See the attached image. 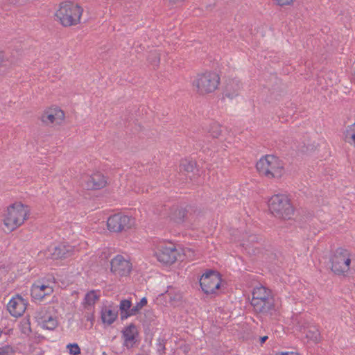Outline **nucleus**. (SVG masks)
<instances>
[{"label":"nucleus","mask_w":355,"mask_h":355,"mask_svg":"<svg viewBox=\"0 0 355 355\" xmlns=\"http://www.w3.org/2000/svg\"><path fill=\"white\" fill-rule=\"evenodd\" d=\"M83 9L71 1L62 2L55 12V17L64 26H76L80 22Z\"/></svg>","instance_id":"f257e3e1"},{"label":"nucleus","mask_w":355,"mask_h":355,"mask_svg":"<svg viewBox=\"0 0 355 355\" xmlns=\"http://www.w3.org/2000/svg\"><path fill=\"white\" fill-rule=\"evenodd\" d=\"M256 167L259 173L269 178H279L284 172L282 162L278 157L272 155H267L261 158L257 162Z\"/></svg>","instance_id":"f03ea898"},{"label":"nucleus","mask_w":355,"mask_h":355,"mask_svg":"<svg viewBox=\"0 0 355 355\" xmlns=\"http://www.w3.org/2000/svg\"><path fill=\"white\" fill-rule=\"evenodd\" d=\"M268 207L271 214L282 219H291L294 215V208L290 200L284 195H274L268 200Z\"/></svg>","instance_id":"7ed1b4c3"},{"label":"nucleus","mask_w":355,"mask_h":355,"mask_svg":"<svg viewBox=\"0 0 355 355\" xmlns=\"http://www.w3.org/2000/svg\"><path fill=\"white\" fill-rule=\"evenodd\" d=\"M220 83L219 75L214 71L198 74L193 81L195 90L200 95L214 92Z\"/></svg>","instance_id":"20e7f679"},{"label":"nucleus","mask_w":355,"mask_h":355,"mask_svg":"<svg viewBox=\"0 0 355 355\" xmlns=\"http://www.w3.org/2000/svg\"><path fill=\"white\" fill-rule=\"evenodd\" d=\"M28 211L21 203H14L7 209L3 223L7 230L12 232L24 223L26 219Z\"/></svg>","instance_id":"39448f33"},{"label":"nucleus","mask_w":355,"mask_h":355,"mask_svg":"<svg viewBox=\"0 0 355 355\" xmlns=\"http://www.w3.org/2000/svg\"><path fill=\"white\" fill-rule=\"evenodd\" d=\"M331 269L336 275H343L349 269L351 263L350 254L347 249L337 248L331 257Z\"/></svg>","instance_id":"423d86ee"},{"label":"nucleus","mask_w":355,"mask_h":355,"mask_svg":"<svg viewBox=\"0 0 355 355\" xmlns=\"http://www.w3.org/2000/svg\"><path fill=\"white\" fill-rule=\"evenodd\" d=\"M135 225V218L118 213L110 216L107 220V229L112 232H126Z\"/></svg>","instance_id":"0eeeda50"},{"label":"nucleus","mask_w":355,"mask_h":355,"mask_svg":"<svg viewBox=\"0 0 355 355\" xmlns=\"http://www.w3.org/2000/svg\"><path fill=\"white\" fill-rule=\"evenodd\" d=\"M221 284L220 274L214 270H209L204 273L200 279V285L205 294L215 293Z\"/></svg>","instance_id":"6e6552de"},{"label":"nucleus","mask_w":355,"mask_h":355,"mask_svg":"<svg viewBox=\"0 0 355 355\" xmlns=\"http://www.w3.org/2000/svg\"><path fill=\"white\" fill-rule=\"evenodd\" d=\"M250 304L253 306L254 311L257 313L267 315L275 310L274 298L270 294L268 295L267 297L251 300Z\"/></svg>","instance_id":"1a4fd4ad"},{"label":"nucleus","mask_w":355,"mask_h":355,"mask_svg":"<svg viewBox=\"0 0 355 355\" xmlns=\"http://www.w3.org/2000/svg\"><path fill=\"white\" fill-rule=\"evenodd\" d=\"M110 266L111 272L120 277L127 276L132 269L131 263L122 255H116L110 261Z\"/></svg>","instance_id":"9d476101"},{"label":"nucleus","mask_w":355,"mask_h":355,"mask_svg":"<svg viewBox=\"0 0 355 355\" xmlns=\"http://www.w3.org/2000/svg\"><path fill=\"white\" fill-rule=\"evenodd\" d=\"M179 252L177 249L173 246H161L155 252V256L158 261L166 265H171L178 259Z\"/></svg>","instance_id":"9b49d317"},{"label":"nucleus","mask_w":355,"mask_h":355,"mask_svg":"<svg viewBox=\"0 0 355 355\" xmlns=\"http://www.w3.org/2000/svg\"><path fill=\"white\" fill-rule=\"evenodd\" d=\"M26 309V302L21 296L12 297L7 305V309L14 317L21 316Z\"/></svg>","instance_id":"f8f14e48"},{"label":"nucleus","mask_w":355,"mask_h":355,"mask_svg":"<svg viewBox=\"0 0 355 355\" xmlns=\"http://www.w3.org/2000/svg\"><path fill=\"white\" fill-rule=\"evenodd\" d=\"M107 184L106 178L99 172L87 178L85 187L88 190H97L105 187Z\"/></svg>","instance_id":"ddd939ff"},{"label":"nucleus","mask_w":355,"mask_h":355,"mask_svg":"<svg viewBox=\"0 0 355 355\" xmlns=\"http://www.w3.org/2000/svg\"><path fill=\"white\" fill-rule=\"evenodd\" d=\"M121 333L124 338L123 345L127 348L132 347L137 342V337L139 335L136 325L131 323L128 327H125Z\"/></svg>","instance_id":"4468645a"},{"label":"nucleus","mask_w":355,"mask_h":355,"mask_svg":"<svg viewBox=\"0 0 355 355\" xmlns=\"http://www.w3.org/2000/svg\"><path fill=\"white\" fill-rule=\"evenodd\" d=\"M73 252V248L71 245L60 243L53 248L51 256L53 259H67L71 257Z\"/></svg>","instance_id":"2eb2a0df"},{"label":"nucleus","mask_w":355,"mask_h":355,"mask_svg":"<svg viewBox=\"0 0 355 355\" xmlns=\"http://www.w3.org/2000/svg\"><path fill=\"white\" fill-rule=\"evenodd\" d=\"M241 89V83L236 79H230L226 81L223 89L224 97L232 99L237 96Z\"/></svg>","instance_id":"dca6fc26"},{"label":"nucleus","mask_w":355,"mask_h":355,"mask_svg":"<svg viewBox=\"0 0 355 355\" xmlns=\"http://www.w3.org/2000/svg\"><path fill=\"white\" fill-rule=\"evenodd\" d=\"M64 117L63 111L55 109L44 112L41 116V120L44 123L49 125L53 123L56 119L62 120Z\"/></svg>","instance_id":"f3484780"},{"label":"nucleus","mask_w":355,"mask_h":355,"mask_svg":"<svg viewBox=\"0 0 355 355\" xmlns=\"http://www.w3.org/2000/svg\"><path fill=\"white\" fill-rule=\"evenodd\" d=\"M132 309V302L129 300H123L120 302L119 309H120V315L121 319L122 320L128 318L131 316L130 311Z\"/></svg>","instance_id":"a211bd4d"},{"label":"nucleus","mask_w":355,"mask_h":355,"mask_svg":"<svg viewBox=\"0 0 355 355\" xmlns=\"http://www.w3.org/2000/svg\"><path fill=\"white\" fill-rule=\"evenodd\" d=\"M44 288V284L41 282L35 283L31 287V296L35 300H42L45 297V294H43Z\"/></svg>","instance_id":"6ab92c4d"},{"label":"nucleus","mask_w":355,"mask_h":355,"mask_svg":"<svg viewBox=\"0 0 355 355\" xmlns=\"http://www.w3.org/2000/svg\"><path fill=\"white\" fill-rule=\"evenodd\" d=\"M261 239L257 234H251L248 236V240L243 244V246L248 251V253H256V250L258 247H254L253 249V244L259 243V241Z\"/></svg>","instance_id":"aec40b11"},{"label":"nucleus","mask_w":355,"mask_h":355,"mask_svg":"<svg viewBox=\"0 0 355 355\" xmlns=\"http://www.w3.org/2000/svg\"><path fill=\"white\" fill-rule=\"evenodd\" d=\"M345 141L355 146V122L349 125L345 132Z\"/></svg>","instance_id":"412c9836"},{"label":"nucleus","mask_w":355,"mask_h":355,"mask_svg":"<svg viewBox=\"0 0 355 355\" xmlns=\"http://www.w3.org/2000/svg\"><path fill=\"white\" fill-rule=\"evenodd\" d=\"M116 318L117 313L113 312L110 309H105V311H102L101 318L104 323L111 324L115 321Z\"/></svg>","instance_id":"4be33fe9"},{"label":"nucleus","mask_w":355,"mask_h":355,"mask_svg":"<svg viewBox=\"0 0 355 355\" xmlns=\"http://www.w3.org/2000/svg\"><path fill=\"white\" fill-rule=\"evenodd\" d=\"M270 294V291L264 286H259L254 288L252 292V300H257L258 298L267 297L268 295Z\"/></svg>","instance_id":"5701e85b"},{"label":"nucleus","mask_w":355,"mask_h":355,"mask_svg":"<svg viewBox=\"0 0 355 355\" xmlns=\"http://www.w3.org/2000/svg\"><path fill=\"white\" fill-rule=\"evenodd\" d=\"M196 167V162L192 160H182L180 164V170L181 171L192 172Z\"/></svg>","instance_id":"b1692460"},{"label":"nucleus","mask_w":355,"mask_h":355,"mask_svg":"<svg viewBox=\"0 0 355 355\" xmlns=\"http://www.w3.org/2000/svg\"><path fill=\"white\" fill-rule=\"evenodd\" d=\"M148 60L153 67H157L160 60V53L158 51L154 50L150 52L148 56Z\"/></svg>","instance_id":"393cba45"},{"label":"nucleus","mask_w":355,"mask_h":355,"mask_svg":"<svg viewBox=\"0 0 355 355\" xmlns=\"http://www.w3.org/2000/svg\"><path fill=\"white\" fill-rule=\"evenodd\" d=\"M98 298L99 296L96 294L94 291H89L85 297V303L89 306L94 305Z\"/></svg>","instance_id":"a878e982"},{"label":"nucleus","mask_w":355,"mask_h":355,"mask_svg":"<svg viewBox=\"0 0 355 355\" xmlns=\"http://www.w3.org/2000/svg\"><path fill=\"white\" fill-rule=\"evenodd\" d=\"M147 304V299L146 297H143L141 299V300L136 304L135 306L132 307L130 311V314L132 315H136L139 313L140 310Z\"/></svg>","instance_id":"bb28decb"},{"label":"nucleus","mask_w":355,"mask_h":355,"mask_svg":"<svg viewBox=\"0 0 355 355\" xmlns=\"http://www.w3.org/2000/svg\"><path fill=\"white\" fill-rule=\"evenodd\" d=\"M49 318L50 319L46 320V322L42 326V327L43 329L52 331L58 327V322L56 317L53 316L52 318Z\"/></svg>","instance_id":"cd10ccee"},{"label":"nucleus","mask_w":355,"mask_h":355,"mask_svg":"<svg viewBox=\"0 0 355 355\" xmlns=\"http://www.w3.org/2000/svg\"><path fill=\"white\" fill-rule=\"evenodd\" d=\"M50 312L46 308L41 307L37 309L34 313V318L36 322L40 320H42L46 315H48Z\"/></svg>","instance_id":"c85d7f7f"},{"label":"nucleus","mask_w":355,"mask_h":355,"mask_svg":"<svg viewBox=\"0 0 355 355\" xmlns=\"http://www.w3.org/2000/svg\"><path fill=\"white\" fill-rule=\"evenodd\" d=\"M209 131L214 138H217L221 133V128L218 124L213 123Z\"/></svg>","instance_id":"c756f323"},{"label":"nucleus","mask_w":355,"mask_h":355,"mask_svg":"<svg viewBox=\"0 0 355 355\" xmlns=\"http://www.w3.org/2000/svg\"><path fill=\"white\" fill-rule=\"evenodd\" d=\"M69 350V354L72 355H78L81 353L80 348L77 343H69L67 345Z\"/></svg>","instance_id":"7c9ffc66"},{"label":"nucleus","mask_w":355,"mask_h":355,"mask_svg":"<svg viewBox=\"0 0 355 355\" xmlns=\"http://www.w3.org/2000/svg\"><path fill=\"white\" fill-rule=\"evenodd\" d=\"M187 212L188 211L186 209H178L175 211V216L179 221L183 222L187 218Z\"/></svg>","instance_id":"2f4dec72"},{"label":"nucleus","mask_w":355,"mask_h":355,"mask_svg":"<svg viewBox=\"0 0 355 355\" xmlns=\"http://www.w3.org/2000/svg\"><path fill=\"white\" fill-rule=\"evenodd\" d=\"M12 348L9 345H6L0 348V355H12Z\"/></svg>","instance_id":"473e14b6"},{"label":"nucleus","mask_w":355,"mask_h":355,"mask_svg":"<svg viewBox=\"0 0 355 355\" xmlns=\"http://www.w3.org/2000/svg\"><path fill=\"white\" fill-rule=\"evenodd\" d=\"M52 317H53V315L49 313L42 320H40L37 322L38 325L42 327L46 322V320L50 319L49 318H52Z\"/></svg>","instance_id":"72a5a7b5"},{"label":"nucleus","mask_w":355,"mask_h":355,"mask_svg":"<svg viewBox=\"0 0 355 355\" xmlns=\"http://www.w3.org/2000/svg\"><path fill=\"white\" fill-rule=\"evenodd\" d=\"M44 293L43 294H45V296L46 295H50L51 293H53V288L52 287H50L49 286H46V285H44Z\"/></svg>","instance_id":"f704fd0d"},{"label":"nucleus","mask_w":355,"mask_h":355,"mask_svg":"<svg viewBox=\"0 0 355 355\" xmlns=\"http://www.w3.org/2000/svg\"><path fill=\"white\" fill-rule=\"evenodd\" d=\"M318 337H319V332H318V331L316 329L315 331H313V334H312V336H311V338L312 339H314V340H318Z\"/></svg>","instance_id":"c9c22d12"},{"label":"nucleus","mask_w":355,"mask_h":355,"mask_svg":"<svg viewBox=\"0 0 355 355\" xmlns=\"http://www.w3.org/2000/svg\"><path fill=\"white\" fill-rule=\"evenodd\" d=\"M268 337L267 336L260 337L259 340H260L261 344L264 343L268 340Z\"/></svg>","instance_id":"e433bc0d"},{"label":"nucleus","mask_w":355,"mask_h":355,"mask_svg":"<svg viewBox=\"0 0 355 355\" xmlns=\"http://www.w3.org/2000/svg\"><path fill=\"white\" fill-rule=\"evenodd\" d=\"M159 352H162L163 353L164 352V350H165V346L164 344H162V343H159V349H158Z\"/></svg>","instance_id":"4c0bfd02"},{"label":"nucleus","mask_w":355,"mask_h":355,"mask_svg":"<svg viewBox=\"0 0 355 355\" xmlns=\"http://www.w3.org/2000/svg\"><path fill=\"white\" fill-rule=\"evenodd\" d=\"M171 3H179V2H182L184 0H168Z\"/></svg>","instance_id":"58836bf2"},{"label":"nucleus","mask_w":355,"mask_h":355,"mask_svg":"<svg viewBox=\"0 0 355 355\" xmlns=\"http://www.w3.org/2000/svg\"><path fill=\"white\" fill-rule=\"evenodd\" d=\"M181 299V295L180 294H176L175 297V301H178Z\"/></svg>","instance_id":"ea45409f"},{"label":"nucleus","mask_w":355,"mask_h":355,"mask_svg":"<svg viewBox=\"0 0 355 355\" xmlns=\"http://www.w3.org/2000/svg\"><path fill=\"white\" fill-rule=\"evenodd\" d=\"M291 352H281L277 355H291Z\"/></svg>","instance_id":"a19ab883"},{"label":"nucleus","mask_w":355,"mask_h":355,"mask_svg":"<svg viewBox=\"0 0 355 355\" xmlns=\"http://www.w3.org/2000/svg\"><path fill=\"white\" fill-rule=\"evenodd\" d=\"M169 297H170V300H172V301H175V295H173V297L171 296V293L169 294Z\"/></svg>","instance_id":"79ce46f5"},{"label":"nucleus","mask_w":355,"mask_h":355,"mask_svg":"<svg viewBox=\"0 0 355 355\" xmlns=\"http://www.w3.org/2000/svg\"><path fill=\"white\" fill-rule=\"evenodd\" d=\"M291 355H300L298 353L291 352Z\"/></svg>","instance_id":"37998d69"}]
</instances>
